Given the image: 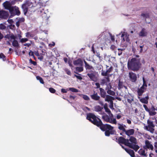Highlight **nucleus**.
<instances>
[{"label":"nucleus","instance_id":"5","mask_svg":"<svg viewBox=\"0 0 157 157\" xmlns=\"http://www.w3.org/2000/svg\"><path fill=\"white\" fill-rule=\"evenodd\" d=\"M32 4L31 2H30L29 1H27L22 4V8L25 15L27 13L29 8L32 6Z\"/></svg>","mask_w":157,"mask_h":157},{"label":"nucleus","instance_id":"54","mask_svg":"<svg viewBox=\"0 0 157 157\" xmlns=\"http://www.w3.org/2000/svg\"><path fill=\"white\" fill-rule=\"evenodd\" d=\"M28 39L27 38H22L21 40V41L22 43H24L28 41Z\"/></svg>","mask_w":157,"mask_h":157},{"label":"nucleus","instance_id":"12","mask_svg":"<svg viewBox=\"0 0 157 157\" xmlns=\"http://www.w3.org/2000/svg\"><path fill=\"white\" fill-rule=\"evenodd\" d=\"M99 90L101 96L103 98H105L106 97L105 101H108V95H106V93L105 90L102 88H100Z\"/></svg>","mask_w":157,"mask_h":157},{"label":"nucleus","instance_id":"36","mask_svg":"<svg viewBox=\"0 0 157 157\" xmlns=\"http://www.w3.org/2000/svg\"><path fill=\"white\" fill-rule=\"evenodd\" d=\"M69 90H70L72 92H75V93H77L78 92L79 90L74 88H69Z\"/></svg>","mask_w":157,"mask_h":157},{"label":"nucleus","instance_id":"38","mask_svg":"<svg viewBox=\"0 0 157 157\" xmlns=\"http://www.w3.org/2000/svg\"><path fill=\"white\" fill-rule=\"evenodd\" d=\"M0 58L2 59L4 61L6 60V57L2 53H0Z\"/></svg>","mask_w":157,"mask_h":157},{"label":"nucleus","instance_id":"40","mask_svg":"<svg viewBox=\"0 0 157 157\" xmlns=\"http://www.w3.org/2000/svg\"><path fill=\"white\" fill-rule=\"evenodd\" d=\"M102 118L105 121L108 122V115H104L102 116Z\"/></svg>","mask_w":157,"mask_h":157},{"label":"nucleus","instance_id":"31","mask_svg":"<svg viewBox=\"0 0 157 157\" xmlns=\"http://www.w3.org/2000/svg\"><path fill=\"white\" fill-rule=\"evenodd\" d=\"M36 78L37 80H38L42 84H44V80L42 77H41L37 76H36Z\"/></svg>","mask_w":157,"mask_h":157},{"label":"nucleus","instance_id":"33","mask_svg":"<svg viewBox=\"0 0 157 157\" xmlns=\"http://www.w3.org/2000/svg\"><path fill=\"white\" fill-rule=\"evenodd\" d=\"M12 45L14 47H17L19 46V44L18 41L15 40L12 42Z\"/></svg>","mask_w":157,"mask_h":157},{"label":"nucleus","instance_id":"46","mask_svg":"<svg viewBox=\"0 0 157 157\" xmlns=\"http://www.w3.org/2000/svg\"><path fill=\"white\" fill-rule=\"evenodd\" d=\"M6 28V26L2 24H0V29L3 30Z\"/></svg>","mask_w":157,"mask_h":157},{"label":"nucleus","instance_id":"49","mask_svg":"<svg viewBox=\"0 0 157 157\" xmlns=\"http://www.w3.org/2000/svg\"><path fill=\"white\" fill-rule=\"evenodd\" d=\"M109 94L113 96L115 94V93L113 91L109 89Z\"/></svg>","mask_w":157,"mask_h":157},{"label":"nucleus","instance_id":"13","mask_svg":"<svg viewBox=\"0 0 157 157\" xmlns=\"http://www.w3.org/2000/svg\"><path fill=\"white\" fill-rule=\"evenodd\" d=\"M73 64L75 66H79L82 67L83 65V61L80 58H78L77 60H74L73 61Z\"/></svg>","mask_w":157,"mask_h":157},{"label":"nucleus","instance_id":"47","mask_svg":"<svg viewBox=\"0 0 157 157\" xmlns=\"http://www.w3.org/2000/svg\"><path fill=\"white\" fill-rule=\"evenodd\" d=\"M29 63L33 64L34 66H36V61H33L32 60V59H30L29 60Z\"/></svg>","mask_w":157,"mask_h":157},{"label":"nucleus","instance_id":"11","mask_svg":"<svg viewBox=\"0 0 157 157\" xmlns=\"http://www.w3.org/2000/svg\"><path fill=\"white\" fill-rule=\"evenodd\" d=\"M9 14L8 12L5 11H0V18L2 19H6L8 17Z\"/></svg>","mask_w":157,"mask_h":157},{"label":"nucleus","instance_id":"21","mask_svg":"<svg viewBox=\"0 0 157 157\" xmlns=\"http://www.w3.org/2000/svg\"><path fill=\"white\" fill-rule=\"evenodd\" d=\"M91 98L95 101H99L100 98L99 96L98 95L97 93H95L94 91V93L93 94L91 95Z\"/></svg>","mask_w":157,"mask_h":157},{"label":"nucleus","instance_id":"51","mask_svg":"<svg viewBox=\"0 0 157 157\" xmlns=\"http://www.w3.org/2000/svg\"><path fill=\"white\" fill-rule=\"evenodd\" d=\"M140 154L143 156H146L147 155L145 153V150H144L140 152Z\"/></svg>","mask_w":157,"mask_h":157},{"label":"nucleus","instance_id":"48","mask_svg":"<svg viewBox=\"0 0 157 157\" xmlns=\"http://www.w3.org/2000/svg\"><path fill=\"white\" fill-rule=\"evenodd\" d=\"M115 98L109 95V102L113 101V100Z\"/></svg>","mask_w":157,"mask_h":157},{"label":"nucleus","instance_id":"34","mask_svg":"<svg viewBox=\"0 0 157 157\" xmlns=\"http://www.w3.org/2000/svg\"><path fill=\"white\" fill-rule=\"evenodd\" d=\"M143 84L141 87H143V88H145L146 89L147 87V85L146 83V81H145V78L144 77L143 78Z\"/></svg>","mask_w":157,"mask_h":157},{"label":"nucleus","instance_id":"41","mask_svg":"<svg viewBox=\"0 0 157 157\" xmlns=\"http://www.w3.org/2000/svg\"><path fill=\"white\" fill-rule=\"evenodd\" d=\"M141 16L145 18H149V13L145 14L143 13L141 14Z\"/></svg>","mask_w":157,"mask_h":157},{"label":"nucleus","instance_id":"42","mask_svg":"<svg viewBox=\"0 0 157 157\" xmlns=\"http://www.w3.org/2000/svg\"><path fill=\"white\" fill-rule=\"evenodd\" d=\"M149 114L151 116H153L155 115L156 113L154 111H151L150 110L148 112Z\"/></svg>","mask_w":157,"mask_h":157},{"label":"nucleus","instance_id":"32","mask_svg":"<svg viewBox=\"0 0 157 157\" xmlns=\"http://www.w3.org/2000/svg\"><path fill=\"white\" fill-rule=\"evenodd\" d=\"M119 126H118V128L119 129V130H122L123 132H125L126 130L123 126V124H119Z\"/></svg>","mask_w":157,"mask_h":157},{"label":"nucleus","instance_id":"64","mask_svg":"<svg viewBox=\"0 0 157 157\" xmlns=\"http://www.w3.org/2000/svg\"><path fill=\"white\" fill-rule=\"evenodd\" d=\"M76 97V96H71L70 95L69 96V98L71 99H74Z\"/></svg>","mask_w":157,"mask_h":157},{"label":"nucleus","instance_id":"26","mask_svg":"<svg viewBox=\"0 0 157 157\" xmlns=\"http://www.w3.org/2000/svg\"><path fill=\"white\" fill-rule=\"evenodd\" d=\"M84 63L85 64V67L86 70H90L93 69V67L89 65L85 60H84Z\"/></svg>","mask_w":157,"mask_h":157},{"label":"nucleus","instance_id":"63","mask_svg":"<svg viewBox=\"0 0 157 157\" xmlns=\"http://www.w3.org/2000/svg\"><path fill=\"white\" fill-rule=\"evenodd\" d=\"M25 21V19L23 18H22L19 19L18 21L20 22H24Z\"/></svg>","mask_w":157,"mask_h":157},{"label":"nucleus","instance_id":"17","mask_svg":"<svg viewBox=\"0 0 157 157\" xmlns=\"http://www.w3.org/2000/svg\"><path fill=\"white\" fill-rule=\"evenodd\" d=\"M146 90V89L145 88H143L142 87H141L140 88H138L137 91L138 97L142 96Z\"/></svg>","mask_w":157,"mask_h":157},{"label":"nucleus","instance_id":"30","mask_svg":"<svg viewBox=\"0 0 157 157\" xmlns=\"http://www.w3.org/2000/svg\"><path fill=\"white\" fill-rule=\"evenodd\" d=\"M101 74L103 76H105L108 77V70H106L105 71L102 70Z\"/></svg>","mask_w":157,"mask_h":157},{"label":"nucleus","instance_id":"59","mask_svg":"<svg viewBox=\"0 0 157 157\" xmlns=\"http://www.w3.org/2000/svg\"><path fill=\"white\" fill-rule=\"evenodd\" d=\"M55 42H53L52 43L49 44L48 45L49 47H52L55 46Z\"/></svg>","mask_w":157,"mask_h":157},{"label":"nucleus","instance_id":"3","mask_svg":"<svg viewBox=\"0 0 157 157\" xmlns=\"http://www.w3.org/2000/svg\"><path fill=\"white\" fill-rule=\"evenodd\" d=\"M86 119L98 127L102 125V122L101 120L93 113H89L87 114Z\"/></svg>","mask_w":157,"mask_h":157},{"label":"nucleus","instance_id":"58","mask_svg":"<svg viewBox=\"0 0 157 157\" xmlns=\"http://www.w3.org/2000/svg\"><path fill=\"white\" fill-rule=\"evenodd\" d=\"M74 76L76 77L79 80L82 79V78L81 76L79 75H75Z\"/></svg>","mask_w":157,"mask_h":157},{"label":"nucleus","instance_id":"20","mask_svg":"<svg viewBox=\"0 0 157 157\" xmlns=\"http://www.w3.org/2000/svg\"><path fill=\"white\" fill-rule=\"evenodd\" d=\"M135 130L133 129H131L127 130H125V134L128 136H129L133 135L134 133Z\"/></svg>","mask_w":157,"mask_h":157},{"label":"nucleus","instance_id":"61","mask_svg":"<svg viewBox=\"0 0 157 157\" xmlns=\"http://www.w3.org/2000/svg\"><path fill=\"white\" fill-rule=\"evenodd\" d=\"M61 91L62 93H65L67 92V90L66 89L63 88H62L61 89Z\"/></svg>","mask_w":157,"mask_h":157},{"label":"nucleus","instance_id":"43","mask_svg":"<svg viewBox=\"0 0 157 157\" xmlns=\"http://www.w3.org/2000/svg\"><path fill=\"white\" fill-rule=\"evenodd\" d=\"M109 35L110 37V39L113 42H114L115 41V38H114V36L112 35L111 33H109Z\"/></svg>","mask_w":157,"mask_h":157},{"label":"nucleus","instance_id":"6","mask_svg":"<svg viewBox=\"0 0 157 157\" xmlns=\"http://www.w3.org/2000/svg\"><path fill=\"white\" fill-rule=\"evenodd\" d=\"M116 142L120 145L121 144H124L128 146L129 143H128V139H126L123 137L120 136L118 139L116 138Z\"/></svg>","mask_w":157,"mask_h":157},{"label":"nucleus","instance_id":"57","mask_svg":"<svg viewBox=\"0 0 157 157\" xmlns=\"http://www.w3.org/2000/svg\"><path fill=\"white\" fill-rule=\"evenodd\" d=\"M127 101L130 104H131L132 101H134V99L133 98H132L131 99H127Z\"/></svg>","mask_w":157,"mask_h":157},{"label":"nucleus","instance_id":"27","mask_svg":"<svg viewBox=\"0 0 157 157\" xmlns=\"http://www.w3.org/2000/svg\"><path fill=\"white\" fill-rule=\"evenodd\" d=\"M78 94L81 97L82 96L83 99L85 100L88 101L90 99L89 97L87 95L80 94Z\"/></svg>","mask_w":157,"mask_h":157},{"label":"nucleus","instance_id":"9","mask_svg":"<svg viewBox=\"0 0 157 157\" xmlns=\"http://www.w3.org/2000/svg\"><path fill=\"white\" fill-rule=\"evenodd\" d=\"M90 72V73H89L87 74V75L89 77L90 79L93 81L96 82L98 80V78L94 72L91 71Z\"/></svg>","mask_w":157,"mask_h":157},{"label":"nucleus","instance_id":"15","mask_svg":"<svg viewBox=\"0 0 157 157\" xmlns=\"http://www.w3.org/2000/svg\"><path fill=\"white\" fill-rule=\"evenodd\" d=\"M135 144H133L129 143L128 146L130 148L133 149L136 152L140 148V147L138 145Z\"/></svg>","mask_w":157,"mask_h":157},{"label":"nucleus","instance_id":"55","mask_svg":"<svg viewBox=\"0 0 157 157\" xmlns=\"http://www.w3.org/2000/svg\"><path fill=\"white\" fill-rule=\"evenodd\" d=\"M116 132V131L112 129V130H111L109 131V135L111 134H114Z\"/></svg>","mask_w":157,"mask_h":157},{"label":"nucleus","instance_id":"23","mask_svg":"<svg viewBox=\"0 0 157 157\" xmlns=\"http://www.w3.org/2000/svg\"><path fill=\"white\" fill-rule=\"evenodd\" d=\"M125 151L130 155L131 157H135V153L133 150L130 149H125Z\"/></svg>","mask_w":157,"mask_h":157},{"label":"nucleus","instance_id":"52","mask_svg":"<svg viewBox=\"0 0 157 157\" xmlns=\"http://www.w3.org/2000/svg\"><path fill=\"white\" fill-rule=\"evenodd\" d=\"M104 108L105 110V111L106 112L108 113V107L107 105L106 104H105L104 106Z\"/></svg>","mask_w":157,"mask_h":157},{"label":"nucleus","instance_id":"4","mask_svg":"<svg viewBox=\"0 0 157 157\" xmlns=\"http://www.w3.org/2000/svg\"><path fill=\"white\" fill-rule=\"evenodd\" d=\"M4 6L5 8L9 10L11 15H16L19 16L20 14V12L17 7L16 6H12L11 4L8 2L5 3H4Z\"/></svg>","mask_w":157,"mask_h":157},{"label":"nucleus","instance_id":"39","mask_svg":"<svg viewBox=\"0 0 157 157\" xmlns=\"http://www.w3.org/2000/svg\"><path fill=\"white\" fill-rule=\"evenodd\" d=\"M25 36L27 37H33L34 35L33 34L31 33L30 32H27L26 33Z\"/></svg>","mask_w":157,"mask_h":157},{"label":"nucleus","instance_id":"19","mask_svg":"<svg viewBox=\"0 0 157 157\" xmlns=\"http://www.w3.org/2000/svg\"><path fill=\"white\" fill-rule=\"evenodd\" d=\"M138 99L140 102L144 104H147L148 102V100L149 98L148 96H147L145 98H141L140 97H138Z\"/></svg>","mask_w":157,"mask_h":157},{"label":"nucleus","instance_id":"2","mask_svg":"<svg viewBox=\"0 0 157 157\" xmlns=\"http://www.w3.org/2000/svg\"><path fill=\"white\" fill-rule=\"evenodd\" d=\"M86 119L98 127L102 125V122L101 120L93 113H89L87 114Z\"/></svg>","mask_w":157,"mask_h":157},{"label":"nucleus","instance_id":"44","mask_svg":"<svg viewBox=\"0 0 157 157\" xmlns=\"http://www.w3.org/2000/svg\"><path fill=\"white\" fill-rule=\"evenodd\" d=\"M49 90L50 92L52 93H55L56 92V90L52 87L49 88Z\"/></svg>","mask_w":157,"mask_h":157},{"label":"nucleus","instance_id":"10","mask_svg":"<svg viewBox=\"0 0 157 157\" xmlns=\"http://www.w3.org/2000/svg\"><path fill=\"white\" fill-rule=\"evenodd\" d=\"M100 129L103 131H105V135L106 136H108V124H103L102 123V125L99 126Z\"/></svg>","mask_w":157,"mask_h":157},{"label":"nucleus","instance_id":"35","mask_svg":"<svg viewBox=\"0 0 157 157\" xmlns=\"http://www.w3.org/2000/svg\"><path fill=\"white\" fill-rule=\"evenodd\" d=\"M108 81V77H106L105 78L102 79L101 80V84H104L105 83H107Z\"/></svg>","mask_w":157,"mask_h":157},{"label":"nucleus","instance_id":"60","mask_svg":"<svg viewBox=\"0 0 157 157\" xmlns=\"http://www.w3.org/2000/svg\"><path fill=\"white\" fill-rule=\"evenodd\" d=\"M29 55L30 56H33L34 57V53L33 51H30L29 52Z\"/></svg>","mask_w":157,"mask_h":157},{"label":"nucleus","instance_id":"62","mask_svg":"<svg viewBox=\"0 0 157 157\" xmlns=\"http://www.w3.org/2000/svg\"><path fill=\"white\" fill-rule=\"evenodd\" d=\"M115 48H116V47L114 45H111V47H110V48L112 50H114Z\"/></svg>","mask_w":157,"mask_h":157},{"label":"nucleus","instance_id":"18","mask_svg":"<svg viewBox=\"0 0 157 157\" xmlns=\"http://www.w3.org/2000/svg\"><path fill=\"white\" fill-rule=\"evenodd\" d=\"M4 38L8 39L15 40L16 38V37L13 33L7 34L4 36Z\"/></svg>","mask_w":157,"mask_h":157},{"label":"nucleus","instance_id":"16","mask_svg":"<svg viewBox=\"0 0 157 157\" xmlns=\"http://www.w3.org/2000/svg\"><path fill=\"white\" fill-rule=\"evenodd\" d=\"M147 33L144 28H143L139 33V36L140 37H145L147 36Z\"/></svg>","mask_w":157,"mask_h":157},{"label":"nucleus","instance_id":"50","mask_svg":"<svg viewBox=\"0 0 157 157\" xmlns=\"http://www.w3.org/2000/svg\"><path fill=\"white\" fill-rule=\"evenodd\" d=\"M109 107L111 109H114L113 108V101H111L110 102Z\"/></svg>","mask_w":157,"mask_h":157},{"label":"nucleus","instance_id":"14","mask_svg":"<svg viewBox=\"0 0 157 157\" xmlns=\"http://www.w3.org/2000/svg\"><path fill=\"white\" fill-rule=\"evenodd\" d=\"M123 88H125V89H127V87L124 85V82L121 81L120 79H119L118 84V88L119 90H120Z\"/></svg>","mask_w":157,"mask_h":157},{"label":"nucleus","instance_id":"24","mask_svg":"<svg viewBox=\"0 0 157 157\" xmlns=\"http://www.w3.org/2000/svg\"><path fill=\"white\" fill-rule=\"evenodd\" d=\"M121 37L124 41H126L128 42L129 41V38L127 35H125L124 33L122 34L121 36Z\"/></svg>","mask_w":157,"mask_h":157},{"label":"nucleus","instance_id":"56","mask_svg":"<svg viewBox=\"0 0 157 157\" xmlns=\"http://www.w3.org/2000/svg\"><path fill=\"white\" fill-rule=\"evenodd\" d=\"M113 127L109 124V131L112 129H113Z\"/></svg>","mask_w":157,"mask_h":157},{"label":"nucleus","instance_id":"37","mask_svg":"<svg viewBox=\"0 0 157 157\" xmlns=\"http://www.w3.org/2000/svg\"><path fill=\"white\" fill-rule=\"evenodd\" d=\"M76 71L80 72L83 71V68L82 66L80 67H76Z\"/></svg>","mask_w":157,"mask_h":157},{"label":"nucleus","instance_id":"45","mask_svg":"<svg viewBox=\"0 0 157 157\" xmlns=\"http://www.w3.org/2000/svg\"><path fill=\"white\" fill-rule=\"evenodd\" d=\"M64 71L66 72L67 74L68 75H70L71 74V72L68 69L66 68L64 70Z\"/></svg>","mask_w":157,"mask_h":157},{"label":"nucleus","instance_id":"7","mask_svg":"<svg viewBox=\"0 0 157 157\" xmlns=\"http://www.w3.org/2000/svg\"><path fill=\"white\" fill-rule=\"evenodd\" d=\"M128 76L130 81L132 82H135L137 79L136 75V73L131 71L129 72Z\"/></svg>","mask_w":157,"mask_h":157},{"label":"nucleus","instance_id":"22","mask_svg":"<svg viewBox=\"0 0 157 157\" xmlns=\"http://www.w3.org/2000/svg\"><path fill=\"white\" fill-rule=\"evenodd\" d=\"M129 141L131 143V144H136L137 143L136 139L132 136L130 137L129 139H128V143H130Z\"/></svg>","mask_w":157,"mask_h":157},{"label":"nucleus","instance_id":"28","mask_svg":"<svg viewBox=\"0 0 157 157\" xmlns=\"http://www.w3.org/2000/svg\"><path fill=\"white\" fill-rule=\"evenodd\" d=\"M96 112H100L101 111L103 108L100 105H96L94 108Z\"/></svg>","mask_w":157,"mask_h":157},{"label":"nucleus","instance_id":"8","mask_svg":"<svg viewBox=\"0 0 157 157\" xmlns=\"http://www.w3.org/2000/svg\"><path fill=\"white\" fill-rule=\"evenodd\" d=\"M145 145L143 146V148L145 149H148L151 150H153L154 147L151 144V142L147 140H146L145 141Z\"/></svg>","mask_w":157,"mask_h":157},{"label":"nucleus","instance_id":"53","mask_svg":"<svg viewBox=\"0 0 157 157\" xmlns=\"http://www.w3.org/2000/svg\"><path fill=\"white\" fill-rule=\"evenodd\" d=\"M143 107L145 109V110L147 112H148L150 110L147 107V106L146 105H143Z\"/></svg>","mask_w":157,"mask_h":157},{"label":"nucleus","instance_id":"1","mask_svg":"<svg viewBox=\"0 0 157 157\" xmlns=\"http://www.w3.org/2000/svg\"><path fill=\"white\" fill-rule=\"evenodd\" d=\"M142 64L140 59L136 57L129 59L128 62L127 67L129 70L136 72L141 68Z\"/></svg>","mask_w":157,"mask_h":157},{"label":"nucleus","instance_id":"25","mask_svg":"<svg viewBox=\"0 0 157 157\" xmlns=\"http://www.w3.org/2000/svg\"><path fill=\"white\" fill-rule=\"evenodd\" d=\"M147 124H148V126L149 128V129L151 130L153 129V128H154L155 126V125L153 124V122L149 120H148L147 121Z\"/></svg>","mask_w":157,"mask_h":157},{"label":"nucleus","instance_id":"29","mask_svg":"<svg viewBox=\"0 0 157 157\" xmlns=\"http://www.w3.org/2000/svg\"><path fill=\"white\" fill-rule=\"evenodd\" d=\"M109 122L112 124H116L117 123L116 119L109 117Z\"/></svg>","mask_w":157,"mask_h":157}]
</instances>
